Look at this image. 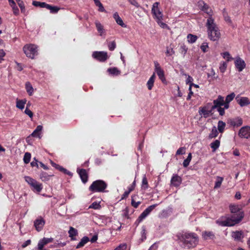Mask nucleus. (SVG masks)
I'll use <instances>...</instances> for the list:
<instances>
[{"label": "nucleus", "mask_w": 250, "mask_h": 250, "mask_svg": "<svg viewBox=\"0 0 250 250\" xmlns=\"http://www.w3.org/2000/svg\"><path fill=\"white\" fill-rule=\"evenodd\" d=\"M31 159V154L29 152H26L23 157V161L25 164L29 163Z\"/></svg>", "instance_id": "a19ab883"}, {"label": "nucleus", "mask_w": 250, "mask_h": 250, "mask_svg": "<svg viewBox=\"0 0 250 250\" xmlns=\"http://www.w3.org/2000/svg\"><path fill=\"white\" fill-rule=\"evenodd\" d=\"M116 45L115 41H113L111 42H109V44H108V48L110 51L114 50L116 48Z\"/></svg>", "instance_id": "6e6d98bb"}, {"label": "nucleus", "mask_w": 250, "mask_h": 250, "mask_svg": "<svg viewBox=\"0 0 250 250\" xmlns=\"http://www.w3.org/2000/svg\"><path fill=\"white\" fill-rule=\"evenodd\" d=\"M155 78H156L155 74V73H154L148 80L146 85H147V88L149 90L152 89V88L153 86V85H154V83L155 81Z\"/></svg>", "instance_id": "5701e85b"}, {"label": "nucleus", "mask_w": 250, "mask_h": 250, "mask_svg": "<svg viewBox=\"0 0 250 250\" xmlns=\"http://www.w3.org/2000/svg\"><path fill=\"white\" fill-rule=\"evenodd\" d=\"M159 2H155L153 3L151 9V13L153 14L154 18L156 19H162L163 18L162 12L160 10L159 8Z\"/></svg>", "instance_id": "423d86ee"}, {"label": "nucleus", "mask_w": 250, "mask_h": 250, "mask_svg": "<svg viewBox=\"0 0 250 250\" xmlns=\"http://www.w3.org/2000/svg\"><path fill=\"white\" fill-rule=\"evenodd\" d=\"M220 142L218 140H216L210 144V146L213 152L215 151L218 149L220 146Z\"/></svg>", "instance_id": "c756f323"}, {"label": "nucleus", "mask_w": 250, "mask_h": 250, "mask_svg": "<svg viewBox=\"0 0 250 250\" xmlns=\"http://www.w3.org/2000/svg\"><path fill=\"white\" fill-rule=\"evenodd\" d=\"M24 113L26 115H28L30 118H32L33 117V114L32 112L30 109H29L27 106H26V109L24 111Z\"/></svg>", "instance_id": "bf43d9fd"}, {"label": "nucleus", "mask_w": 250, "mask_h": 250, "mask_svg": "<svg viewBox=\"0 0 250 250\" xmlns=\"http://www.w3.org/2000/svg\"><path fill=\"white\" fill-rule=\"evenodd\" d=\"M82 181L83 183H85L87 181L88 175L86 170L84 169H77Z\"/></svg>", "instance_id": "a211bd4d"}, {"label": "nucleus", "mask_w": 250, "mask_h": 250, "mask_svg": "<svg viewBox=\"0 0 250 250\" xmlns=\"http://www.w3.org/2000/svg\"><path fill=\"white\" fill-rule=\"evenodd\" d=\"M188 48L185 45H182L180 47V51L182 54L185 55L187 52Z\"/></svg>", "instance_id": "0e129e2a"}, {"label": "nucleus", "mask_w": 250, "mask_h": 250, "mask_svg": "<svg viewBox=\"0 0 250 250\" xmlns=\"http://www.w3.org/2000/svg\"><path fill=\"white\" fill-rule=\"evenodd\" d=\"M218 132L216 127L214 126L212 128L211 131L209 134L208 137L210 139H212L218 136Z\"/></svg>", "instance_id": "473e14b6"}, {"label": "nucleus", "mask_w": 250, "mask_h": 250, "mask_svg": "<svg viewBox=\"0 0 250 250\" xmlns=\"http://www.w3.org/2000/svg\"><path fill=\"white\" fill-rule=\"evenodd\" d=\"M44 241L43 240V239H42L39 241L38 244V249L39 250H42L43 247L46 245V244L44 243Z\"/></svg>", "instance_id": "4d7b16f0"}, {"label": "nucleus", "mask_w": 250, "mask_h": 250, "mask_svg": "<svg viewBox=\"0 0 250 250\" xmlns=\"http://www.w3.org/2000/svg\"><path fill=\"white\" fill-rule=\"evenodd\" d=\"M224 97L219 95L218 98L213 101V105H211L212 109H215L219 107H220L221 105H223L224 104Z\"/></svg>", "instance_id": "2eb2a0df"}, {"label": "nucleus", "mask_w": 250, "mask_h": 250, "mask_svg": "<svg viewBox=\"0 0 250 250\" xmlns=\"http://www.w3.org/2000/svg\"><path fill=\"white\" fill-rule=\"evenodd\" d=\"M232 236L235 240H240L242 238V233L241 231L233 232Z\"/></svg>", "instance_id": "e433bc0d"}, {"label": "nucleus", "mask_w": 250, "mask_h": 250, "mask_svg": "<svg viewBox=\"0 0 250 250\" xmlns=\"http://www.w3.org/2000/svg\"><path fill=\"white\" fill-rule=\"evenodd\" d=\"M187 39L188 42L193 43L196 41L197 37L195 35L189 34L188 35Z\"/></svg>", "instance_id": "c9c22d12"}, {"label": "nucleus", "mask_w": 250, "mask_h": 250, "mask_svg": "<svg viewBox=\"0 0 250 250\" xmlns=\"http://www.w3.org/2000/svg\"><path fill=\"white\" fill-rule=\"evenodd\" d=\"M128 1L130 2L131 4L135 6V7H140L142 9H143L142 7L140 6V5L139 4V3L137 2L136 0H128Z\"/></svg>", "instance_id": "e2e57ef3"}, {"label": "nucleus", "mask_w": 250, "mask_h": 250, "mask_svg": "<svg viewBox=\"0 0 250 250\" xmlns=\"http://www.w3.org/2000/svg\"><path fill=\"white\" fill-rule=\"evenodd\" d=\"M92 57L100 62H104L108 58L107 52L104 51H95L92 54Z\"/></svg>", "instance_id": "1a4fd4ad"}, {"label": "nucleus", "mask_w": 250, "mask_h": 250, "mask_svg": "<svg viewBox=\"0 0 250 250\" xmlns=\"http://www.w3.org/2000/svg\"><path fill=\"white\" fill-rule=\"evenodd\" d=\"M230 124L233 127H238L241 126L243 124L242 119L240 118H236L230 120Z\"/></svg>", "instance_id": "aec40b11"}, {"label": "nucleus", "mask_w": 250, "mask_h": 250, "mask_svg": "<svg viewBox=\"0 0 250 250\" xmlns=\"http://www.w3.org/2000/svg\"><path fill=\"white\" fill-rule=\"evenodd\" d=\"M179 239L187 249L195 247L198 242V237L193 232H184L179 236Z\"/></svg>", "instance_id": "f257e3e1"}, {"label": "nucleus", "mask_w": 250, "mask_h": 250, "mask_svg": "<svg viewBox=\"0 0 250 250\" xmlns=\"http://www.w3.org/2000/svg\"><path fill=\"white\" fill-rule=\"evenodd\" d=\"M229 209L232 214H235L237 215V213H239L240 212H243L239 208L238 206L236 205H230Z\"/></svg>", "instance_id": "a878e982"}, {"label": "nucleus", "mask_w": 250, "mask_h": 250, "mask_svg": "<svg viewBox=\"0 0 250 250\" xmlns=\"http://www.w3.org/2000/svg\"><path fill=\"white\" fill-rule=\"evenodd\" d=\"M113 18L118 24L123 27H126L125 24L124 23L123 20L120 18L117 12H115L114 13Z\"/></svg>", "instance_id": "4be33fe9"}, {"label": "nucleus", "mask_w": 250, "mask_h": 250, "mask_svg": "<svg viewBox=\"0 0 250 250\" xmlns=\"http://www.w3.org/2000/svg\"><path fill=\"white\" fill-rule=\"evenodd\" d=\"M135 197V196H132V199H131V205L135 208H137L139 205L141 204V202H135L134 198Z\"/></svg>", "instance_id": "864d4df0"}, {"label": "nucleus", "mask_w": 250, "mask_h": 250, "mask_svg": "<svg viewBox=\"0 0 250 250\" xmlns=\"http://www.w3.org/2000/svg\"><path fill=\"white\" fill-rule=\"evenodd\" d=\"M24 179L25 181L31 186V185H33V183L35 181V180L29 176H25Z\"/></svg>", "instance_id": "603ef678"}, {"label": "nucleus", "mask_w": 250, "mask_h": 250, "mask_svg": "<svg viewBox=\"0 0 250 250\" xmlns=\"http://www.w3.org/2000/svg\"><path fill=\"white\" fill-rule=\"evenodd\" d=\"M32 4L36 7H40L41 8H46L47 3L44 2H40L38 1H33Z\"/></svg>", "instance_id": "2f4dec72"}, {"label": "nucleus", "mask_w": 250, "mask_h": 250, "mask_svg": "<svg viewBox=\"0 0 250 250\" xmlns=\"http://www.w3.org/2000/svg\"><path fill=\"white\" fill-rule=\"evenodd\" d=\"M208 38L212 41H218L221 36L220 30L212 17H209L206 23Z\"/></svg>", "instance_id": "7ed1b4c3"}, {"label": "nucleus", "mask_w": 250, "mask_h": 250, "mask_svg": "<svg viewBox=\"0 0 250 250\" xmlns=\"http://www.w3.org/2000/svg\"><path fill=\"white\" fill-rule=\"evenodd\" d=\"M158 204H154L147 207L139 216L136 223L138 224L142 222L152 211L157 207Z\"/></svg>", "instance_id": "0eeeda50"}, {"label": "nucleus", "mask_w": 250, "mask_h": 250, "mask_svg": "<svg viewBox=\"0 0 250 250\" xmlns=\"http://www.w3.org/2000/svg\"><path fill=\"white\" fill-rule=\"evenodd\" d=\"M37 46L33 44H27L23 47V51L26 57L34 59L38 55Z\"/></svg>", "instance_id": "39448f33"}, {"label": "nucleus", "mask_w": 250, "mask_h": 250, "mask_svg": "<svg viewBox=\"0 0 250 250\" xmlns=\"http://www.w3.org/2000/svg\"><path fill=\"white\" fill-rule=\"evenodd\" d=\"M96 6L99 7V11L101 12H104L105 11L103 4L100 2L98 4H97Z\"/></svg>", "instance_id": "774afa93"}, {"label": "nucleus", "mask_w": 250, "mask_h": 250, "mask_svg": "<svg viewBox=\"0 0 250 250\" xmlns=\"http://www.w3.org/2000/svg\"><path fill=\"white\" fill-rule=\"evenodd\" d=\"M234 64L239 72L242 71L246 66L245 61L239 57H237L235 58Z\"/></svg>", "instance_id": "9b49d317"}, {"label": "nucleus", "mask_w": 250, "mask_h": 250, "mask_svg": "<svg viewBox=\"0 0 250 250\" xmlns=\"http://www.w3.org/2000/svg\"><path fill=\"white\" fill-rule=\"evenodd\" d=\"M148 188V183L146 178L145 176H144L142 180V188L146 189Z\"/></svg>", "instance_id": "a18cd8bd"}, {"label": "nucleus", "mask_w": 250, "mask_h": 250, "mask_svg": "<svg viewBox=\"0 0 250 250\" xmlns=\"http://www.w3.org/2000/svg\"><path fill=\"white\" fill-rule=\"evenodd\" d=\"M198 7L201 10L207 13L209 17H211L213 13L212 10L206 3L203 0H201L198 1Z\"/></svg>", "instance_id": "6e6552de"}, {"label": "nucleus", "mask_w": 250, "mask_h": 250, "mask_svg": "<svg viewBox=\"0 0 250 250\" xmlns=\"http://www.w3.org/2000/svg\"><path fill=\"white\" fill-rule=\"evenodd\" d=\"M182 183V178L177 174H173L171 181V185L175 187H179Z\"/></svg>", "instance_id": "4468645a"}, {"label": "nucleus", "mask_w": 250, "mask_h": 250, "mask_svg": "<svg viewBox=\"0 0 250 250\" xmlns=\"http://www.w3.org/2000/svg\"><path fill=\"white\" fill-rule=\"evenodd\" d=\"M127 245L125 243L120 244L114 250H126Z\"/></svg>", "instance_id": "5fc2aeb1"}, {"label": "nucleus", "mask_w": 250, "mask_h": 250, "mask_svg": "<svg viewBox=\"0 0 250 250\" xmlns=\"http://www.w3.org/2000/svg\"><path fill=\"white\" fill-rule=\"evenodd\" d=\"M227 67V63L226 62H224L221 63L219 69L222 73H224L226 71Z\"/></svg>", "instance_id": "09e8293b"}, {"label": "nucleus", "mask_w": 250, "mask_h": 250, "mask_svg": "<svg viewBox=\"0 0 250 250\" xmlns=\"http://www.w3.org/2000/svg\"><path fill=\"white\" fill-rule=\"evenodd\" d=\"M202 236L204 239H213L215 238V235L212 231H205L202 233Z\"/></svg>", "instance_id": "412c9836"}, {"label": "nucleus", "mask_w": 250, "mask_h": 250, "mask_svg": "<svg viewBox=\"0 0 250 250\" xmlns=\"http://www.w3.org/2000/svg\"><path fill=\"white\" fill-rule=\"evenodd\" d=\"M237 103L241 106H244L250 104L249 99L247 97H239L237 96L236 98Z\"/></svg>", "instance_id": "f3484780"}, {"label": "nucleus", "mask_w": 250, "mask_h": 250, "mask_svg": "<svg viewBox=\"0 0 250 250\" xmlns=\"http://www.w3.org/2000/svg\"><path fill=\"white\" fill-rule=\"evenodd\" d=\"M225 126L226 124L225 122L222 121H219L218 122L217 128L219 132L223 133L224 131Z\"/></svg>", "instance_id": "72a5a7b5"}, {"label": "nucleus", "mask_w": 250, "mask_h": 250, "mask_svg": "<svg viewBox=\"0 0 250 250\" xmlns=\"http://www.w3.org/2000/svg\"><path fill=\"white\" fill-rule=\"evenodd\" d=\"M19 6L21 8V12L23 13L25 12V7L23 2H20V3H19Z\"/></svg>", "instance_id": "338daca9"}, {"label": "nucleus", "mask_w": 250, "mask_h": 250, "mask_svg": "<svg viewBox=\"0 0 250 250\" xmlns=\"http://www.w3.org/2000/svg\"><path fill=\"white\" fill-rule=\"evenodd\" d=\"M155 65V71L158 75L159 78L163 81L164 79V71L161 69L159 64L158 62H154Z\"/></svg>", "instance_id": "dca6fc26"}, {"label": "nucleus", "mask_w": 250, "mask_h": 250, "mask_svg": "<svg viewBox=\"0 0 250 250\" xmlns=\"http://www.w3.org/2000/svg\"><path fill=\"white\" fill-rule=\"evenodd\" d=\"M95 25L97 30L99 33L100 36H102L103 34H104V29L103 26L99 21H95Z\"/></svg>", "instance_id": "bb28decb"}, {"label": "nucleus", "mask_w": 250, "mask_h": 250, "mask_svg": "<svg viewBox=\"0 0 250 250\" xmlns=\"http://www.w3.org/2000/svg\"><path fill=\"white\" fill-rule=\"evenodd\" d=\"M25 102L22 100H19L17 101L16 106L21 109H23L24 107Z\"/></svg>", "instance_id": "79ce46f5"}, {"label": "nucleus", "mask_w": 250, "mask_h": 250, "mask_svg": "<svg viewBox=\"0 0 250 250\" xmlns=\"http://www.w3.org/2000/svg\"><path fill=\"white\" fill-rule=\"evenodd\" d=\"M241 138L248 139L250 138V126H245L241 128L238 133Z\"/></svg>", "instance_id": "f8f14e48"}, {"label": "nucleus", "mask_w": 250, "mask_h": 250, "mask_svg": "<svg viewBox=\"0 0 250 250\" xmlns=\"http://www.w3.org/2000/svg\"><path fill=\"white\" fill-rule=\"evenodd\" d=\"M191 158H192V156H191V153H189L187 158L186 159H185L184 162H183V166L185 167H187L189 164V163L191 160Z\"/></svg>", "instance_id": "4c0bfd02"}, {"label": "nucleus", "mask_w": 250, "mask_h": 250, "mask_svg": "<svg viewBox=\"0 0 250 250\" xmlns=\"http://www.w3.org/2000/svg\"><path fill=\"white\" fill-rule=\"evenodd\" d=\"M221 55L224 59L227 60V62H229L233 59L228 52H225L222 53Z\"/></svg>", "instance_id": "ea45409f"}, {"label": "nucleus", "mask_w": 250, "mask_h": 250, "mask_svg": "<svg viewBox=\"0 0 250 250\" xmlns=\"http://www.w3.org/2000/svg\"><path fill=\"white\" fill-rule=\"evenodd\" d=\"M42 126L39 125L37 126L35 130L31 134V136L34 137H38L40 136V132L42 130Z\"/></svg>", "instance_id": "c85d7f7f"}, {"label": "nucleus", "mask_w": 250, "mask_h": 250, "mask_svg": "<svg viewBox=\"0 0 250 250\" xmlns=\"http://www.w3.org/2000/svg\"><path fill=\"white\" fill-rule=\"evenodd\" d=\"M46 9L50 10V12L52 14H56L58 12L59 10L60 9V8L55 6H52L50 4H47L46 6Z\"/></svg>", "instance_id": "cd10ccee"}, {"label": "nucleus", "mask_w": 250, "mask_h": 250, "mask_svg": "<svg viewBox=\"0 0 250 250\" xmlns=\"http://www.w3.org/2000/svg\"><path fill=\"white\" fill-rule=\"evenodd\" d=\"M216 179V180L215 183V185H214V188H218L221 187V185L222 183L224 180V178L222 177L217 176Z\"/></svg>", "instance_id": "7c9ffc66"}, {"label": "nucleus", "mask_w": 250, "mask_h": 250, "mask_svg": "<svg viewBox=\"0 0 250 250\" xmlns=\"http://www.w3.org/2000/svg\"><path fill=\"white\" fill-rule=\"evenodd\" d=\"M107 188L106 183L101 180L94 181L89 188V190L92 192H104L105 189Z\"/></svg>", "instance_id": "20e7f679"}, {"label": "nucleus", "mask_w": 250, "mask_h": 250, "mask_svg": "<svg viewBox=\"0 0 250 250\" xmlns=\"http://www.w3.org/2000/svg\"><path fill=\"white\" fill-rule=\"evenodd\" d=\"M69 237L71 238L72 241L76 240V236L78 235V231L77 229L74 228L72 227L69 228L68 230Z\"/></svg>", "instance_id": "6ab92c4d"}, {"label": "nucleus", "mask_w": 250, "mask_h": 250, "mask_svg": "<svg viewBox=\"0 0 250 250\" xmlns=\"http://www.w3.org/2000/svg\"><path fill=\"white\" fill-rule=\"evenodd\" d=\"M25 88L27 92L30 96H31L33 93V88L30 83L27 82L25 83Z\"/></svg>", "instance_id": "f704fd0d"}, {"label": "nucleus", "mask_w": 250, "mask_h": 250, "mask_svg": "<svg viewBox=\"0 0 250 250\" xmlns=\"http://www.w3.org/2000/svg\"><path fill=\"white\" fill-rule=\"evenodd\" d=\"M213 110L211 104H208L207 105L200 108L199 113L204 118H207L210 116Z\"/></svg>", "instance_id": "9d476101"}, {"label": "nucleus", "mask_w": 250, "mask_h": 250, "mask_svg": "<svg viewBox=\"0 0 250 250\" xmlns=\"http://www.w3.org/2000/svg\"><path fill=\"white\" fill-rule=\"evenodd\" d=\"M244 214L243 212H240L235 214H232L230 216L228 217H223L216 222L219 226L231 227L238 224L244 217Z\"/></svg>", "instance_id": "f03ea898"}, {"label": "nucleus", "mask_w": 250, "mask_h": 250, "mask_svg": "<svg viewBox=\"0 0 250 250\" xmlns=\"http://www.w3.org/2000/svg\"><path fill=\"white\" fill-rule=\"evenodd\" d=\"M208 47V44L207 42H204L201 46V49L203 52H207V49Z\"/></svg>", "instance_id": "680f3d73"}, {"label": "nucleus", "mask_w": 250, "mask_h": 250, "mask_svg": "<svg viewBox=\"0 0 250 250\" xmlns=\"http://www.w3.org/2000/svg\"><path fill=\"white\" fill-rule=\"evenodd\" d=\"M31 187L34 188V189L37 192H40L42 189V184L37 182L36 180L34 181L33 185H31Z\"/></svg>", "instance_id": "393cba45"}, {"label": "nucleus", "mask_w": 250, "mask_h": 250, "mask_svg": "<svg viewBox=\"0 0 250 250\" xmlns=\"http://www.w3.org/2000/svg\"><path fill=\"white\" fill-rule=\"evenodd\" d=\"M108 71L112 75H118L120 74L119 70L115 67L109 68Z\"/></svg>", "instance_id": "c03bdc74"}, {"label": "nucleus", "mask_w": 250, "mask_h": 250, "mask_svg": "<svg viewBox=\"0 0 250 250\" xmlns=\"http://www.w3.org/2000/svg\"><path fill=\"white\" fill-rule=\"evenodd\" d=\"M50 176L45 172H42L40 175V178L42 181H47L49 180Z\"/></svg>", "instance_id": "37998d69"}, {"label": "nucleus", "mask_w": 250, "mask_h": 250, "mask_svg": "<svg viewBox=\"0 0 250 250\" xmlns=\"http://www.w3.org/2000/svg\"><path fill=\"white\" fill-rule=\"evenodd\" d=\"M217 108V111L219 112V114L221 116H223L225 114V109L224 108L219 107Z\"/></svg>", "instance_id": "69168bd1"}, {"label": "nucleus", "mask_w": 250, "mask_h": 250, "mask_svg": "<svg viewBox=\"0 0 250 250\" xmlns=\"http://www.w3.org/2000/svg\"><path fill=\"white\" fill-rule=\"evenodd\" d=\"M175 51L172 48L167 47V50L166 52V55L167 56H171L174 54Z\"/></svg>", "instance_id": "8fccbe9b"}, {"label": "nucleus", "mask_w": 250, "mask_h": 250, "mask_svg": "<svg viewBox=\"0 0 250 250\" xmlns=\"http://www.w3.org/2000/svg\"><path fill=\"white\" fill-rule=\"evenodd\" d=\"M12 8L13 13L15 15H17L19 14V9L18 7L16 6V3L14 5H11V6Z\"/></svg>", "instance_id": "052dcab7"}, {"label": "nucleus", "mask_w": 250, "mask_h": 250, "mask_svg": "<svg viewBox=\"0 0 250 250\" xmlns=\"http://www.w3.org/2000/svg\"><path fill=\"white\" fill-rule=\"evenodd\" d=\"M44 224L45 221L41 217L36 219L34 223V225L38 231H40L42 229Z\"/></svg>", "instance_id": "ddd939ff"}, {"label": "nucleus", "mask_w": 250, "mask_h": 250, "mask_svg": "<svg viewBox=\"0 0 250 250\" xmlns=\"http://www.w3.org/2000/svg\"><path fill=\"white\" fill-rule=\"evenodd\" d=\"M89 239L87 236L83 237L81 240L80 242L76 246L77 249H79L83 247L87 242L89 241Z\"/></svg>", "instance_id": "b1692460"}, {"label": "nucleus", "mask_w": 250, "mask_h": 250, "mask_svg": "<svg viewBox=\"0 0 250 250\" xmlns=\"http://www.w3.org/2000/svg\"><path fill=\"white\" fill-rule=\"evenodd\" d=\"M216 74H215V71L212 68L211 70H210V71L209 73H208L207 74V76H208V78H211L212 80H214V79H217L218 78V76H215Z\"/></svg>", "instance_id": "58836bf2"}, {"label": "nucleus", "mask_w": 250, "mask_h": 250, "mask_svg": "<svg viewBox=\"0 0 250 250\" xmlns=\"http://www.w3.org/2000/svg\"><path fill=\"white\" fill-rule=\"evenodd\" d=\"M186 152V148L185 147H181L179 148L176 151V155L184 154Z\"/></svg>", "instance_id": "13d9d810"}, {"label": "nucleus", "mask_w": 250, "mask_h": 250, "mask_svg": "<svg viewBox=\"0 0 250 250\" xmlns=\"http://www.w3.org/2000/svg\"><path fill=\"white\" fill-rule=\"evenodd\" d=\"M163 18H162V19H157V20H156V21L158 23V24L163 28H166L167 27V24H166L165 23L163 22Z\"/></svg>", "instance_id": "3c124183"}, {"label": "nucleus", "mask_w": 250, "mask_h": 250, "mask_svg": "<svg viewBox=\"0 0 250 250\" xmlns=\"http://www.w3.org/2000/svg\"><path fill=\"white\" fill-rule=\"evenodd\" d=\"M89 208L98 209L101 208V205L100 204V203L94 202L89 206Z\"/></svg>", "instance_id": "de8ad7c7"}, {"label": "nucleus", "mask_w": 250, "mask_h": 250, "mask_svg": "<svg viewBox=\"0 0 250 250\" xmlns=\"http://www.w3.org/2000/svg\"><path fill=\"white\" fill-rule=\"evenodd\" d=\"M235 96L233 92L231 93L226 97L225 102L229 103L234 99Z\"/></svg>", "instance_id": "49530a36"}]
</instances>
